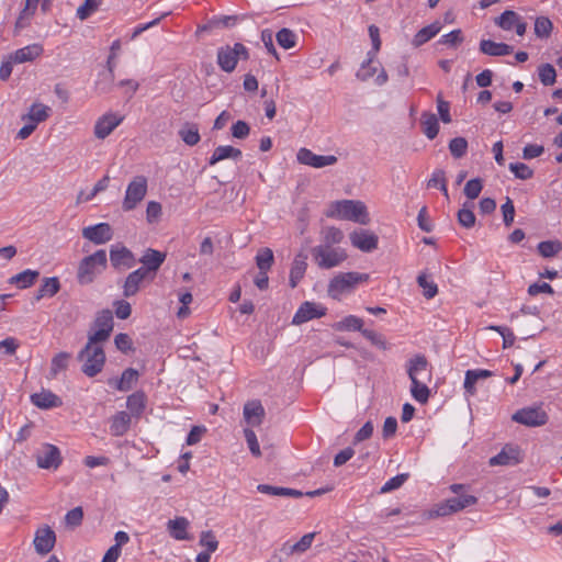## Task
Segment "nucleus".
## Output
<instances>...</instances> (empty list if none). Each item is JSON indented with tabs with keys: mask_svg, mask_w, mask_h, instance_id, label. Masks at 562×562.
<instances>
[{
	"mask_svg": "<svg viewBox=\"0 0 562 562\" xmlns=\"http://www.w3.org/2000/svg\"><path fill=\"white\" fill-rule=\"evenodd\" d=\"M146 277L147 274L145 273V269L138 268L135 271L131 272L125 279L123 285V295L125 297L135 295L138 292L140 284Z\"/></svg>",
	"mask_w": 562,
	"mask_h": 562,
	"instance_id": "24",
	"label": "nucleus"
},
{
	"mask_svg": "<svg viewBox=\"0 0 562 562\" xmlns=\"http://www.w3.org/2000/svg\"><path fill=\"white\" fill-rule=\"evenodd\" d=\"M240 58H249L248 49L241 43H235L234 46H222L217 50V64L225 72L234 71Z\"/></svg>",
	"mask_w": 562,
	"mask_h": 562,
	"instance_id": "6",
	"label": "nucleus"
},
{
	"mask_svg": "<svg viewBox=\"0 0 562 562\" xmlns=\"http://www.w3.org/2000/svg\"><path fill=\"white\" fill-rule=\"evenodd\" d=\"M468 142L464 137L452 138L449 143V150L454 158H461L467 154Z\"/></svg>",
	"mask_w": 562,
	"mask_h": 562,
	"instance_id": "51",
	"label": "nucleus"
},
{
	"mask_svg": "<svg viewBox=\"0 0 562 562\" xmlns=\"http://www.w3.org/2000/svg\"><path fill=\"white\" fill-rule=\"evenodd\" d=\"M132 417L128 413L117 412L111 418L110 431L113 436L120 437L125 435L131 427Z\"/></svg>",
	"mask_w": 562,
	"mask_h": 562,
	"instance_id": "27",
	"label": "nucleus"
},
{
	"mask_svg": "<svg viewBox=\"0 0 562 562\" xmlns=\"http://www.w3.org/2000/svg\"><path fill=\"white\" fill-rule=\"evenodd\" d=\"M522 460L518 446L506 445L496 456L490 459V465H516Z\"/></svg>",
	"mask_w": 562,
	"mask_h": 562,
	"instance_id": "17",
	"label": "nucleus"
},
{
	"mask_svg": "<svg viewBox=\"0 0 562 562\" xmlns=\"http://www.w3.org/2000/svg\"><path fill=\"white\" fill-rule=\"evenodd\" d=\"M78 360L82 362V372L93 378L99 374L105 363V353L102 346L86 345L78 353Z\"/></svg>",
	"mask_w": 562,
	"mask_h": 562,
	"instance_id": "4",
	"label": "nucleus"
},
{
	"mask_svg": "<svg viewBox=\"0 0 562 562\" xmlns=\"http://www.w3.org/2000/svg\"><path fill=\"white\" fill-rule=\"evenodd\" d=\"M31 402L34 406L42 409L59 407L63 405L61 398L49 390H42L38 393L32 394Z\"/></svg>",
	"mask_w": 562,
	"mask_h": 562,
	"instance_id": "21",
	"label": "nucleus"
},
{
	"mask_svg": "<svg viewBox=\"0 0 562 562\" xmlns=\"http://www.w3.org/2000/svg\"><path fill=\"white\" fill-rule=\"evenodd\" d=\"M537 248L542 257L551 258L562 249V244L559 240H546L539 243Z\"/></svg>",
	"mask_w": 562,
	"mask_h": 562,
	"instance_id": "48",
	"label": "nucleus"
},
{
	"mask_svg": "<svg viewBox=\"0 0 562 562\" xmlns=\"http://www.w3.org/2000/svg\"><path fill=\"white\" fill-rule=\"evenodd\" d=\"M106 252L103 249L85 257L78 267L77 280L80 284H90L95 277L106 268Z\"/></svg>",
	"mask_w": 562,
	"mask_h": 562,
	"instance_id": "3",
	"label": "nucleus"
},
{
	"mask_svg": "<svg viewBox=\"0 0 562 562\" xmlns=\"http://www.w3.org/2000/svg\"><path fill=\"white\" fill-rule=\"evenodd\" d=\"M161 216V204L156 201H150L146 207V220L149 224L158 222Z\"/></svg>",
	"mask_w": 562,
	"mask_h": 562,
	"instance_id": "63",
	"label": "nucleus"
},
{
	"mask_svg": "<svg viewBox=\"0 0 562 562\" xmlns=\"http://www.w3.org/2000/svg\"><path fill=\"white\" fill-rule=\"evenodd\" d=\"M412 381L411 393L412 396L419 403L424 404L429 398V389L425 383H422L419 379H414Z\"/></svg>",
	"mask_w": 562,
	"mask_h": 562,
	"instance_id": "46",
	"label": "nucleus"
},
{
	"mask_svg": "<svg viewBox=\"0 0 562 562\" xmlns=\"http://www.w3.org/2000/svg\"><path fill=\"white\" fill-rule=\"evenodd\" d=\"M326 216L366 225L370 222L367 206L361 201L341 200L331 203Z\"/></svg>",
	"mask_w": 562,
	"mask_h": 562,
	"instance_id": "2",
	"label": "nucleus"
},
{
	"mask_svg": "<svg viewBox=\"0 0 562 562\" xmlns=\"http://www.w3.org/2000/svg\"><path fill=\"white\" fill-rule=\"evenodd\" d=\"M417 283L423 289V295L427 300H430L437 295L438 286L432 280L428 279L426 273L423 272L417 277Z\"/></svg>",
	"mask_w": 562,
	"mask_h": 562,
	"instance_id": "45",
	"label": "nucleus"
},
{
	"mask_svg": "<svg viewBox=\"0 0 562 562\" xmlns=\"http://www.w3.org/2000/svg\"><path fill=\"white\" fill-rule=\"evenodd\" d=\"M428 361L425 356L417 355L408 361L407 373L411 380L418 379L420 373L427 371Z\"/></svg>",
	"mask_w": 562,
	"mask_h": 562,
	"instance_id": "38",
	"label": "nucleus"
},
{
	"mask_svg": "<svg viewBox=\"0 0 562 562\" xmlns=\"http://www.w3.org/2000/svg\"><path fill=\"white\" fill-rule=\"evenodd\" d=\"M509 170L515 175L516 178L521 180L530 179L533 176V170L522 162L510 164Z\"/></svg>",
	"mask_w": 562,
	"mask_h": 562,
	"instance_id": "53",
	"label": "nucleus"
},
{
	"mask_svg": "<svg viewBox=\"0 0 562 562\" xmlns=\"http://www.w3.org/2000/svg\"><path fill=\"white\" fill-rule=\"evenodd\" d=\"M513 46L505 43H496L491 40H482L480 42V52L487 56H506L513 53Z\"/></svg>",
	"mask_w": 562,
	"mask_h": 562,
	"instance_id": "25",
	"label": "nucleus"
},
{
	"mask_svg": "<svg viewBox=\"0 0 562 562\" xmlns=\"http://www.w3.org/2000/svg\"><path fill=\"white\" fill-rule=\"evenodd\" d=\"M369 274L359 272H341L334 277L328 284V295L335 300H339L344 293L350 292L361 282H366Z\"/></svg>",
	"mask_w": 562,
	"mask_h": 562,
	"instance_id": "5",
	"label": "nucleus"
},
{
	"mask_svg": "<svg viewBox=\"0 0 562 562\" xmlns=\"http://www.w3.org/2000/svg\"><path fill=\"white\" fill-rule=\"evenodd\" d=\"M200 546L206 549L205 552L212 553L215 552L218 548V541L216 540L213 531L206 530L202 531L200 536Z\"/></svg>",
	"mask_w": 562,
	"mask_h": 562,
	"instance_id": "52",
	"label": "nucleus"
},
{
	"mask_svg": "<svg viewBox=\"0 0 562 562\" xmlns=\"http://www.w3.org/2000/svg\"><path fill=\"white\" fill-rule=\"evenodd\" d=\"M71 355L66 351L55 355L50 362L49 375L56 378L59 372L67 370Z\"/></svg>",
	"mask_w": 562,
	"mask_h": 562,
	"instance_id": "37",
	"label": "nucleus"
},
{
	"mask_svg": "<svg viewBox=\"0 0 562 562\" xmlns=\"http://www.w3.org/2000/svg\"><path fill=\"white\" fill-rule=\"evenodd\" d=\"M40 272L36 270L26 269L10 278L9 282L15 284L19 289H27L34 284L38 278Z\"/></svg>",
	"mask_w": 562,
	"mask_h": 562,
	"instance_id": "32",
	"label": "nucleus"
},
{
	"mask_svg": "<svg viewBox=\"0 0 562 562\" xmlns=\"http://www.w3.org/2000/svg\"><path fill=\"white\" fill-rule=\"evenodd\" d=\"M83 519V510L80 506L70 509L65 516L67 526L75 528L81 525Z\"/></svg>",
	"mask_w": 562,
	"mask_h": 562,
	"instance_id": "57",
	"label": "nucleus"
},
{
	"mask_svg": "<svg viewBox=\"0 0 562 562\" xmlns=\"http://www.w3.org/2000/svg\"><path fill=\"white\" fill-rule=\"evenodd\" d=\"M501 211L505 226L509 227L513 224L515 217V206L510 198H506L505 202L501 205Z\"/></svg>",
	"mask_w": 562,
	"mask_h": 562,
	"instance_id": "54",
	"label": "nucleus"
},
{
	"mask_svg": "<svg viewBox=\"0 0 562 562\" xmlns=\"http://www.w3.org/2000/svg\"><path fill=\"white\" fill-rule=\"evenodd\" d=\"M520 18L517 12L506 10L495 20V24L505 31H512Z\"/></svg>",
	"mask_w": 562,
	"mask_h": 562,
	"instance_id": "41",
	"label": "nucleus"
},
{
	"mask_svg": "<svg viewBox=\"0 0 562 562\" xmlns=\"http://www.w3.org/2000/svg\"><path fill=\"white\" fill-rule=\"evenodd\" d=\"M315 536H316L315 532H310V533L304 535L294 544L284 543L282 551H284L286 554L303 553L311 548Z\"/></svg>",
	"mask_w": 562,
	"mask_h": 562,
	"instance_id": "35",
	"label": "nucleus"
},
{
	"mask_svg": "<svg viewBox=\"0 0 562 562\" xmlns=\"http://www.w3.org/2000/svg\"><path fill=\"white\" fill-rule=\"evenodd\" d=\"M307 268V256L303 252H300L295 256L292 267L290 270V286L292 289L296 288L299 282L303 279L305 271Z\"/></svg>",
	"mask_w": 562,
	"mask_h": 562,
	"instance_id": "23",
	"label": "nucleus"
},
{
	"mask_svg": "<svg viewBox=\"0 0 562 562\" xmlns=\"http://www.w3.org/2000/svg\"><path fill=\"white\" fill-rule=\"evenodd\" d=\"M441 30V24L439 22L431 23L422 30H419L414 38H413V45L415 47H419L427 43L429 40L435 37Z\"/></svg>",
	"mask_w": 562,
	"mask_h": 562,
	"instance_id": "30",
	"label": "nucleus"
},
{
	"mask_svg": "<svg viewBox=\"0 0 562 562\" xmlns=\"http://www.w3.org/2000/svg\"><path fill=\"white\" fill-rule=\"evenodd\" d=\"M326 313L327 308L323 304L306 301L297 308L293 316L292 324L302 325L308 321L321 318L325 316Z\"/></svg>",
	"mask_w": 562,
	"mask_h": 562,
	"instance_id": "9",
	"label": "nucleus"
},
{
	"mask_svg": "<svg viewBox=\"0 0 562 562\" xmlns=\"http://www.w3.org/2000/svg\"><path fill=\"white\" fill-rule=\"evenodd\" d=\"M423 133L429 138L434 139L439 132L438 119L434 113L425 112L422 114Z\"/></svg>",
	"mask_w": 562,
	"mask_h": 562,
	"instance_id": "36",
	"label": "nucleus"
},
{
	"mask_svg": "<svg viewBox=\"0 0 562 562\" xmlns=\"http://www.w3.org/2000/svg\"><path fill=\"white\" fill-rule=\"evenodd\" d=\"M44 52V48L41 44L34 43L30 44L27 46H24L22 48L16 49L15 52L11 53L9 56L11 57L12 61L15 64H23L33 61L36 58H38Z\"/></svg>",
	"mask_w": 562,
	"mask_h": 562,
	"instance_id": "20",
	"label": "nucleus"
},
{
	"mask_svg": "<svg viewBox=\"0 0 562 562\" xmlns=\"http://www.w3.org/2000/svg\"><path fill=\"white\" fill-rule=\"evenodd\" d=\"M265 415H266V412H265V408H263L262 404L260 403V401L254 400V401L247 402L244 405V409H243L244 419L251 427L260 426L265 418Z\"/></svg>",
	"mask_w": 562,
	"mask_h": 562,
	"instance_id": "18",
	"label": "nucleus"
},
{
	"mask_svg": "<svg viewBox=\"0 0 562 562\" xmlns=\"http://www.w3.org/2000/svg\"><path fill=\"white\" fill-rule=\"evenodd\" d=\"M337 330H357L362 334L363 321L357 316L349 315L335 325Z\"/></svg>",
	"mask_w": 562,
	"mask_h": 562,
	"instance_id": "43",
	"label": "nucleus"
},
{
	"mask_svg": "<svg viewBox=\"0 0 562 562\" xmlns=\"http://www.w3.org/2000/svg\"><path fill=\"white\" fill-rule=\"evenodd\" d=\"M408 479L407 473L398 474L389 481L385 482V484L381 487V493H389L391 491H394L398 487H401L405 481Z\"/></svg>",
	"mask_w": 562,
	"mask_h": 562,
	"instance_id": "62",
	"label": "nucleus"
},
{
	"mask_svg": "<svg viewBox=\"0 0 562 562\" xmlns=\"http://www.w3.org/2000/svg\"><path fill=\"white\" fill-rule=\"evenodd\" d=\"M342 239V231L335 226H326L321 231V244L311 250L315 263L321 269L338 267L347 259L346 250L337 246Z\"/></svg>",
	"mask_w": 562,
	"mask_h": 562,
	"instance_id": "1",
	"label": "nucleus"
},
{
	"mask_svg": "<svg viewBox=\"0 0 562 562\" xmlns=\"http://www.w3.org/2000/svg\"><path fill=\"white\" fill-rule=\"evenodd\" d=\"M139 378V373L137 370L133 368H127L122 372L120 379H110L108 381L109 385L115 386V389L120 392H127L133 389V386L137 383Z\"/></svg>",
	"mask_w": 562,
	"mask_h": 562,
	"instance_id": "22",
	"label": "nucleus"
},
{
	"mask_svg": "<svg viewBox=\"0 0 562 562\" xmlns=\"http://www.w3.org/2000/svg\"><path fill=\"white\" fill-rule=\"evenodd\" d=\"M126 407L131 412V417H139L146 407V395L143 391H136L126 400Z\"/></svg>",
	"mask_w": 562,
	"mask_h": 562,
	"instance_id": "29",
	"label": "nucleus"
},
{
	"mask_svg": "<svg viewBox=\"0 0 562 562\" xmlns=\"http://www.w3.org/2000/svg\"><path fill=\"white\" fill-rule=\"evenodd\" d=\"M60 290V282L57 277L44 278L43 283L35 294V300L40 301L43 297H52Z\"/></svg>",
	"mask_w": 562,
	"mask_h": 562,
	"instance_id": "31",
	"label": "nucleus"
},
{
	"mask_svg": "<svg viewBox=\"0 0 562 562\" xmlns=\"http://www.w3.org/2000/svg\"><path fill=\"white\" fill-rule=\"evenodd\" d=\"M362 336L364 338H367L372 345H374L375 347L382 349V350H386L387 349V342L385 340V338L374 331V330H371V329H363L362 331Z\"/></svg>",
	"mask_w": 562,
	"mask_h": 562,
	"instance_id": "58",
	"label": "nucleus"
},
{
	"mask_svg": "<svg viewBox=\"0 0 562 562\" xmlns=\"http://www.w3.org/2000/svg\"><path fill=\"white\" fill-rule=\"evenodd\" d=\"M166 259V254L159 250L147 248L139 259V262L143 263V267L139 269H145V273L148 276L150 272L156 273L160 266L164 263Z\"/></svg>",
	"mask_w": 562,
	"mask_h": 562,
	"instance_id": "19",
	"label": "nucleus"
},
{
	"mask_svg": "<svg viewBox=\"0 0 562 562\" xmlns=\"http://www.w3.org/2000/svg\"><path fill=\"white\" fill-rule=\"evenodd\" d=\"M296 34L286 27L281 29L276 35L278 44L284 49L293 48L296 45Z\"/></svg>",
	"mask_w": 562,
	"mask_h": 562,
	"instance_id": "44",
	"label": "nucleus"
},
{
	"mask_svg": "<svg viewBox=\"0 0 562 562\" xmlns=\"http://www.w3.org/2000/svg\"><path fill=\"white\" fill-rule=\"evenodd\" d=\"M110 261L115 269H130L136 260L133 252L123 245H112L110 249Z\"/></svg>",
	"mask_w": 562,
	"mask_h": 562,
	"instance_id": "14",
	"label": "nucleus"
},
{
	"mask_svg": "<svg viewBox=\"0 0 562 562\" xmlns=\"http://www.w3.org/2000/svg\"><path fill=\"white\" fill-rule=\"evenodd\" d=\"M50 108L42 103H33L27 114L22 116L23 121H30L37 126V124L46 121L50 114Z\"/></svg>",
	"mask_w": 562,
	"mask_h": 562,
	"instance_id": "28",
	"label": "nucleus"
},
{
	"mask_svg": "<svg viewBox=\"0 0 562 562\" xmlns=\"http://www.w3.org/2000/svg\"><path fill=\"white\" fill-rule=\"evenodd\" d=\"M56 533L49 526H44L35 531L33 540L34 549L40 555L48 554L55 547Z\"/></svg>",
	"mask_w": 562,
	"mask_h": 562,
	"instance_id": "12",
	"label": "nucleus"
},
{
	"mask_svg": "<svg viewBox=\"0 0 562 562\" xmlns=\"http://www.w3.org/2000/svg\"><path fill=\"white\" fill-rule=\"evenodd\" d=\"M482 188L483 184L481 179H471L465 183L464 194L467 195L468 199L474 200L480 195Z\"/></svg>",
	"mask_w": 562,
	"mask_h": 562,
	"instance_id": "56",
	"label": "nucleus"
},
{
	"mask_svg": "<svg viewBox=\"0 0 562 562\" xmlns=\"http://www.w3.org/2000/svg\"><path fill=\"white\" fill-rule=\"evenodd\" d=\"M92 328L103 329L111 334L113 330V314L110 310H102L95 316Z\"/></svg>",
	"mask_w": 562,
	"mask_h": 562,
	"instance_id": "40",
	"label": "nucleus"
},
{
	"mask_svg": "<svg viewBox=\"0 0 562 562\" xmlns=\"http://www.w3.org/2000/svg\"><path fill=\"white\" fill-rule=\"evenodd\" d=\"M463 41L461 30H453L448 34H445L439 40L440 44L448 45L450 47H457Z\"/></svg>",
	"mask_w": 562,
	"mask_h": 562,
	"instance_id": "61",
	"label": "nucleus"
},
{
	"mask_svg": "<svg viewBox=\"0 0 562 562\" xmlns=\"http://www.w3.org/2000/svg\"><path fill=\"white\" fill-rule=\"evenodd\" d=\"M232 136L238 139H245L250 133V127L245 121H237L232 125Z\"/></svg>",
	"mask_w": 562,
	"mask_h": 562,
	"instance_id": "64",
	"label": "nucleus"
},
{
	"mask_svg": "<svg viewBox=\"0 0 562 562\" xmlns=\"http://www.w3.org/2000/svg\"><path fill=\"white\" fill-rule=\"evenodd\" d=\"M513 420L529 427L546 425L548 415L541 407H525L513 415Z\"/></svg>",
	"mask_w": 562,
	"mask_h": 562,
	"instance_id": "8",
	"label": "nucleus"
},
{
	"mask_svg": "<svg viewBox=\"0 0 562 562\" xmlns=\"http://www.w3.org/2000/svg\"><path fill=\"white\" fill-rule=\"evenodd\" d=\"M351 245L361 251L371 252L378 248V236L368 229H358L350 234Z\"/></svg>",
	"mask_w": 562,
	"mask_h": 562,
	"instance_id": "16",
	"label": "nucleus"
},
{
	"mask_svg": "<svg viewBox=\"0 0 562 562\" xmlns=\"http://www.w3.org/2000/svg\"><path fill=\"white\" fill-rule=\"evenodd\" d=\"M124 120V116L114 113L108 112L100 116L94 124L93 135L98 139L106 138Z\"/></svg>",
	"mask_w": 562,
	"mask_h": 562,
	"instance_id": "10",
	"label": "nucleus"
},
{
	"mask_svg": "<svg viewBox=\"0 0 562 562\" xmlns=\"http://www.w3.org/2000/svg\"><path fill=\"white\" fill-rule=\"evenodd\" d=\"M168 530L170 535L177 540H186L188 539L187 529L189 526V521L184 517H177L175 519H170L168 521Z\"/></svg>",
	"mask_w": 562,
	"mask_h": 562,
	"instance_id": "34",
	"label": "nucleus"
},
{
	"mask_svg": "<svg viewBox=\"0 0 562 562\" xmlns=\"http://www.w3.org/2000/svg\"><path fill=\"white\" fill-rule=\"evenodd\" d=\"M373 57L374 56H368V59L362 63L361 68L356 74L359 80L367 81L376 72V68L370 66Z\"/></svg>",
	"mask_w": 562,
	"mask_h": 562,
	"instance_id": "60",
	"label": "nucleus"
},
{
	"mask_svg": "<svg viewBox=\"0 0 562 562\" xmlns=\"http://www.w3.org/2000/svg\"><path fill=\"white\" fill-rule=\"evenodd\" d=\"M82 237L94 245H103L113 238V229L109 223H99L82 228Z\"/></svg>",
	"mask_w": 562,
	"mask_h": 562,
	"instance_id": "11",
	"label": "nucleus"
},
{
	"mask_svg": "<svg viewBox=\"0 0 562 562\" xmlns=\"http://www.w3.org/2000/svg\"><path fill=\"white\" fill-rule=\"evenodd\" d=\"M539 80L543 86H552L557 80V72L551 64H542L538 67Z\"/></svg>",
	"mask_w": 562,
	"mask_h": 562,
	"instance_id": "47",
	"label": "nucleus"
},
{
	"mask_svg": "<svg viewBox=\"0 0 562 562\" xmlns=\"http://www.w3.org/2000/svg\"><path fill=\"white\" fill-rule=\"evenodd\" d=\"M147 179L144 176H136L127 184L125 195L122 202V209L125 212L134 210L147 194Z\"/></svg>",
	"mask_w": 562,
	"mask_h": 562,
	"instance_id": "7",
	"label": "nucleus"
},
{
	"mask_svg": "<svg viewBox=\"0 0 562 562\" xmlns=\"http://www.w3.org/2000/svg\"><path fill=\"white\" fill-rule=\"evenodd\" d=\"M552 27V22L547 16H539L535 21V34L540 38L549 37Z\"/></svg>",
	"mask_w": 562,
	"mask_h": 562,
	"instance_id": "50",
	"label": "nucleus"
},
{
	"mask_svg": "<svg viewBox=\"0 0 562 562\" xmlns=\"http://www.w3.org/2000/svg\"><path fill=\"white\" fill-rule=\"evenodd\" d=\"M36 463L41 469H57L61 463L59 449L49 443L44 445L36 456Z\"/></svg>",
	"mask_w": 562,
	"mask_h": 562,
	"instance_id": "15",
	"label": "nucleus"
},
{
	"mask_svg": "<svg viewBox=\"0 0 562 562\" xmlns=\"http://www.w3.org/2000/svg\"><path fill=\"white\" fill-rule=\"evenodd\" d=\"M465 488L464 485L462 484H452L450 486V490L457 494V499L459 501V503L463 504V509L469 507V506H472L474 504H476L477 502V498L473 495H469V494H464L463 493V490Z\"/></svg>",
	"mask_w": 562,
	"mask_h": 562,
	"instance_id": "49",
	"label": "nucleus"
},
{
	"mask_svg": "<svg viewBox=\"0 0 562 562\" xmlns=\"http://www.w3.org/2000/svg\"><path fill=\"white\" fill-rule=\"evenodd\" d=\"M463 509V504L459 503L457 497L448 498L447 501L438 504L436 508L431 512V516L440 517L448 516L453 513L460 512Z\"/></svg>",
	"mask_w": 562,
	"mask_h": 562,
	"instance_id": "33",
	"label": "nucleus"
},
{
	"mask_svg": "<svg viewBox=\"0 0 562 562\" xmlns=\"http://www.w3.org/2000/svg\"><path fill=\"white\" fill-rule=\"evenodd\" d=\"M256 265L260 271H269L273 265V251L266 247L258 250L256 255Z\"/></svg>",
	"mask_w": 562,
	"mask_h": 562,
	"instance_id": "42",
	"label": "nucleus"
},
{
	"mask_svg": "<svg viewBox=\"0 0 562 562\" xmlns=\"http://www.w3.org/2000/svg\"><path fill=\"white\" fill-rule=\"evenodd\" d=\"M241 155L243 154H241L240 149L235 148L231 145L217 146L209 159V165L214 166L215 164H217L224 159L238 160L241 158Z\"/></svg>",
	"mask_w": 562,
	"mask_h": 562,
	"instance_id": "26",
	"label": "nucleus"
},
{
	"mask_svg": "<svg viewBox=\"0 0 562 562\" xmlns=\"http://www.w3.org/2000/svg\"><path fill=\"white\" fill-rule=\"evenodd\" d=\"M244 436H245V439L247 441L250 452L255 457H260L261 456L260 446H259V442H258L255 431L250 428H245Z\"/></svg>",
	"mask_w": 562,
	"mask_h": 562,
	"instance_id": "59",
	"label": "nucleus"
},
{
	"mask_svg": "<svg viewBox=\"0 0 562 562\" xmlns=\"http://www.w3.org/2000/svg\"><path fill=\"white\" fill-rule=\"evenodd\" d=\"M297 161L313 168H323L333 166L337 162V157L334 155H316L311 149L301 148L296 154Z\"/></svg>",
	"mask_w": 562,
	"mask_h": 562,
	"instance_id": "13",
	"label": "nucleus"
},
{
	"mask_svg": "<svg viewBox=\"0 0 562 562\" xmlns=\"http://www.w3.org/2000/svg\"><path fill=\"white\" fill-rule=\"evenodd\" d=\"M179 136L189 146H194L200 142V133L195 124L183 125L179 131Z\"/></svg>",
	"mask_w": 562,
	"mask_h": 562,
	"instance_id": "39",
	"label": "nucleus"
},
{
	"mask_svg": "<svg viewBox=\"0 0 562 562\" xmlns=\"http://www.w3.org/2000/svg\"><path fill=\"white\" fill-rule=\"evenodd\" d=\"M99 2L97 0H86L77 9V18L81 21L87 20L94 11H97Z\"/></svg>",
	"mask_w": 562,
	"mask_h": 562,
	"instance_id": "55",
	"label": "nucleus"
}]
</instances>
